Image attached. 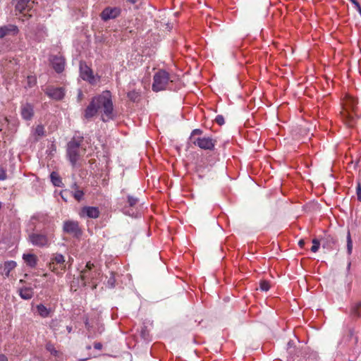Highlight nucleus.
I'll use <instances>...</instances> for the list:
<instances>
[{"label":"nucleus","mask_w":361,"mask_h":361,"mask_svg":"<svg viewBox=\"0 0 361 361\" xmlns=\"http://www.w3.org/2000/svg\"><path fill=\"white\" fill-rule=\"evenodd\" d=\"M98 113L101 114L102 120L104 122L114 118V106L109 91H104L102 94L94 97L85 109L83 117L86 120H90Z\"/></svg>","instance_id":"obj_1"},{"label":"nucleus","mask_w":361,"mask_h":361,"mask_svg":"<svg viewBox=\"0 0 361 361\" xmlns=\"http://www.w3.org/2000/svg\"><path fill=\"white\" fill-rule=\"evenodd\" d=\"M15 2L16 15L23 21L32 17L35 12V2L34 0H13Z\"/></svg>","instance_id":"obj_2"},{"label":"nucleus","mask_w":361,"mask_h":361,"mask_svg":"<svg viewBox=\"0 0 361 361\" xmlns=\"http://www.w3.org/2000/svg\"><path fill=\"white\" fill-rule=\"evenodd\" d=\"M100 275V269L90 262L86 264L85 267L80 272L81 279L84 284H92L93 288H96Z\"/></svg>","instance_id":"obj_3"},{"label":"nucleus","mask_w":361,"mask_h":361,"mask_svg":"<svg viewBox=\"0 0 361 361\" xmlns=\"http://www.w3.org/2000/svg\"><path fill=\"white\" fill-rule=\"evenodd\" d=\"M170 82H172V80L169 73L164 70H159L153 78L152 90L159 92L166 90Z\"/></svg>","instance_id":"obj_4"},{"label":"nucleus","mask_w":361,"mask_h":361,"mask_svg":"<svg viewBox=\"0 0 361 361\" xmlns=\"http://www.w3.org/2000/svg\"><path fill=\"white\" fill-rule=\"evenodd\" d=\"M28 240L33 245L42 247H48L50 245V240L48 236L42 233L32 232L29 234Z\"/></svg>","instance_id":"obj_5"},{"label":"nucleus","mask_w":361,"mask_h":361,"mask_svg":"<svg viewBox=\"0 0 361 361\" xmlns=\"http://www.w3.org/2000/svg\"><path fill=\"white\" fill-rule=\"evenodd\" d=\"M216 140L211 137H199L194 139L192 144L202 149L212 151L214 149Z\"/></svg>","instance_id":"obj_6"},{"label":"nucleus","mask_w":361,"mask_h":361,"mask_svg":"<svg viewBox=\"0 0 361 361\" xmlns=\"http://www.w3.org/2000/svg\"><path fill=\"white\" fill-rule=\"evenodd\" d=\"M80 142L71 140L68 144L67 155L73 166H75L79 159Z\"/></svg>","instance_id":"obj_7"},{"label":"nucleus","mask_w":361,"mask_h":361,"mask_svg":"<svg viewBox=\"0 0 361 361\" xmlns=\"http://www.w3.org/2000/svg\"><path fill=\"white\" fill-rule=\"evenodd\" d=\"M63 230L65 233L76 238L80 237L82 234L78 222L75 221L68 220L64 221Z\"/></svg>","instance_id":"obj_8"},{"label":"nucleus","mask_w":361,"mask_h":361,"mask_svg":"<svg viewBox=\"0 0 361 361\" xmlns=\"http://www.w3.org/2000/svg\"><path fill=\"white\" fill-rule=\"evenodd\" d=\"M121 14V8L118 7H106L101 13V18L107 21L117 18Z\"/></svg>","instance_id":"obj_9"},{"label":"nucleus","mask_w":361,"mask_h":361,"mask_svg":"<svg viewBox=\"0 0 361 361\" xmlns=\"http://www.w3.org/2000/svg\"><path fill=\"white\" fill-rule=\"evenodd\" d=\"M46 94L55 100H61L65 96V90L63 87H48L45 90Z\"/></svg>","instance_id":"obj_10"},{"label":"nucleus","mask_w":361,"mask_h":361,"mask_svg":"<svg viewBox=\"0 0 361 361\" xmlns=\"http://www.w3.org/2000/svg\"><path fill=\"white\" fill-rule=\"evenodd\" d=\"M51 63L53 68L58 73H61L64 70L65 59L61 56H53L51 59Z\"/></svg>","instance_id":"obj_11"},{"label":"nucleus","mask_w":361,"mask_h":361,"mask_svg":"<svg viewBox=\"0 0 361 361\" xmlns=\"http://www.w3.org/2000/svg\"><path fill=\"white\" fill-rule=\"evenodd\" d=\"M99 210L97 207H84L80 212V216H87L92 219L98 218L99 216Z\"/></svg>","instance_id":"obj_12"},{"label":"nucleus","mask_w":361,"mask_h":361,"mask_svg":"<svg viewBox=\"0 0 361 361\" xmlns=\"http://www.w3.org/2000/svg\"><path fill=\"white\" fill-rule=\"evenodd\" d=\"M18 32V28L14 25H7L0 27V38H3L7 35H16Z\"/></svg>","instance_id":"obj_13"},{"label":"nucleus","mask_w":361,"mask_h":361,"mask_svg":"<svg viewBox=\"0 0 361 361\" xmlns=\"http://www.w3.org/2000/svg\"><path fill=\"white\" fill-rule=\"evenodd\" d=\"M20 114L23 119L30 120L34 115L33 106L29 103L23 104L20 106Z\"/></svg>","instance_id":"obj_14"},{"label":"nucleus","mask_w":361,"mask_h":361,"mask_svg":"<svg viewBox=\"0 0 361 361\" xmlns=\"http://www.w3.org/2000/svg\"><path fill=\"white\" fill-rule=\"evenodd\" d=\"M80 71L81 78L85 80L92 82V80L94 79L92 70L87 65L80 63Z\"/></svg>","instance_id":"obj_15"},{"label":"nucleus","mask_w":361,"mask_h":361,"mask_svg":"<svg viewBox=\"0 0 361 361\" xmlns=\"http://www.w3.org/2000/svg\"><path fill=\"white\" fill-rule=\"evenodd\" d=\"M65 259L61 254H55L51 258V262L49 264L50 269L53 271L55 269V265H59L61 269L65 268Z\"/></svg>","instance_id":"obj_16"},{"label":"nucleus","mask_w":361,"mask_h":361,"mask_svg":"<svg viewBox=\"0 0 361 361\" xmlns=\"http://www.w3.org/2000/svg\"><path fill=\"white\" fill-rule=\"evenodd\" d=\"M85 324V327L90 334L89 337L95 336L97 333L99 334H101L104 330L103 325L99 324V322L97 323V331L94 330V327L90 324L87 319H86Z\"/></svg>","instance_id":"obj_17"},{"label":"nucleus","mask_w":361,"mask_h":361,"mask_svg":"<svg viewBox=\"0 0 361 361\" xmlns=\"http://www.w3.org/2000/svg\"><path fill=\"white\" fill-rule=\"evenodd\" d=\"M23 259L27 266L31 268L35 267L37 263V257L34 254H24Z\"/></svg>","instance_id":"obj_18"},{"label":"nucleus","mask_w":361,"mask_h":361,"mask_svg":"<svg viewBox=\"0 0 361 361\" xmlns=\"http://www.w3.org/2000/svg\"><path fill=\"white\" fill-rule=\"evenodd\" d=\"M16 267V262L14 261H8L6 262L2 268V271H1V274L5 277H8L10 272L15 269Z\"/></svg>","instance_id":"obj_19"},{"label":"nucleus","mask_w":361,"mask_h":361,"mask_svg":"<svg viewBox=\"0 0 361 361\" xmlns=\"http://www.w3.org/2000/svg\"><path fill=\"white\" fill-rule=\"evenodd\" d=\"M36 310H37V313L42 318L48 317L51 313V310L47 308L42 304L37 305L36 306Z\"/></svg>","instance_id":"obj_20"},{"label":"nucleus","mask_w":361,"mask_h":361,"mask_svg":"<svg viewBox=\"0 0 361 361\" xmlns=\"http://www.w3.org/2000/svg\"><path fill=\"white\" fill-rule=\"evenodd\" d=\"M19 295L24 300H30L33 296V291L30 288H24L19 290Z\"/></svg>","instance_id":"obj_21"},{"label":"nucleus","mask_w":361,"mask_h":361,"mask_svg":"<svg viewBox=\"0 0 361 361\" xmlns=\"http://www.w3.org/2000/svg\"><path fill=\"white\" fill-rule=\"evenodd\" d=\"M361 307V302H357L352 305L350 308V315L353 318H359L361 315L360 308Z\"/></svg>","instance_id":"obj_22"},{"label":"nucleus","mask_w":361,"mask_h":361,"mask_svg":"<svg viewBox=\"0 0 361 361\" xmlns=\"http://www.w3.org/2000/svg\"><path fill=\"white\" fill-rule=\"evenodd\" d=\"M51 180L52 183L57 187H61L62 185V181L59 176L56 172H52L50 175Z\"/></svg>","instance_id":"obj_23"},{"label":"nucleus","mask_w":361,"mask_h":361,"mask_svg":"<svg viewBox=\"0 0 361 361\" xmlns=\"http://www.w3.org/2000/svg\"><path fill=\"white\" fill-rule=\"evenodd\" d=\"M46 349L47 351H49L51 355H53L55 357H59L60 353L56 350L54 345L51 343H47L46 344Z\"/></svg>","instance_id":"obj_24"},{"label":"nucleus","mask_w":361,"mask_h":361,"mask_svg":"<svg viewBox=\"0 0 361 361\" xmlns=\"http://www.w3.org/2000/svg\"><path fill=\"white\" fill-rule=\"evenodd\" d=\"M355 104H356V100L354 98L349 97L346 99L345 104L346 110H348V109H351L353 111H354Z\"/></svg>","instance_id":"obj_25"},{"label":"nucleus","mask_w":361,"mask_h":361,"mask_svg":"<svg viewBox=\"0 0 361 361\" xmlns=\"http://www.w3.org/2000/svg\"><path fill=\"white\" fill-rule=\"evenodd\" d=\"M140 94L138 91L133 90L128 93V97L133 102H136L139 99Z\"/></svg>","instance_id":"obj_26"},{"label":"nucleus","mask_w":361,"mask_h":361,"mask_svg":"<svg viewBox=\"0 0 361 361\" xmlns=\"http://www.w3.org/2000/svg\"><path fill=\"white\" fill-rule=\"evenodd\" d=\"M347 252L348 255H350L353 251V241L350 236V233L348 231L347 233Z\"/></svg>","instance_id":"obj_27"},{"label":"nucleus","mask_w":361,"mask_h":361,"mask_svg":"<svg viewBox=\"0 0 361 361\" xmlns=\"http://www.w3.org/2000/svg\"><path fill=\"white\" fill-rule=\"evenodd\" d=\"M73 195L76 200L80 201L82 199L84 192L82 190L77 189L75 191H73Z\"/></svg>","instance_id":"obj_28"},{"label":"nucleus","mask_w":361,"mask_h":361,"mask_svg":"<svg viewBox=\"0 0 361 361\" xmlns=\"http://www.w3.org/2000/svg\"><path fill=\"white\" fill-rule=\"evenodd\" d=\"M115 283H116V279H115L114 274L113 272H111V276L109 277V279L107 281V286L111 288H114L115 286Z\"/></svg>","instance_id":"obj_29"},{"label":"nucleus","mask_w":361,"mask_h":361,"mask_svg":"<svg viewBox=\"0 0 361 361\" xmlns=\"http://www.w3.org/2000/svg\"><path fill=\"white\" fill-rule=\"evenodd\" d=\"M259 288L263 291H268L270 288L269 283L266 281H262L259 283Z\"/></svg>","instance_id":"obj_30"},{"label":"nucleus","mask_w":361,"mask_h":361,"mask_svg":"<svg viewBox=\"0 0 361 361\" xmlns=\"http://www.w3.org/2000/svg\"><path fill=\"white\" fill-rule=\"evenodd\" d=\"M312 243H313V245L311 247V250L313 252H316L318 251V250L319 248V245H320L319 241L317 239L314 238L312 240Z\"/></svg>","instance_id":"obj_31"},{"label":"nucleus","mask_w":361,"mask_h":361,"mask_svg":"<svg viewBox=\"0 0 361 361\" xmlns=\"http://www.w3.org/2000/svg\"><path fill=\"white\" fill-rule=\"evenodd\" d=\"M202 130H200V129H195L192 131L191 134H190V141L192 142V141L194 140V139H197V137H195V136L197 135H202Z\"/></svg>","instance_id":"obj_32"},{"label":"nucleus","mask_w":361,"mask_h":361,"mask_svg":"<svg viewBox=\"0 0 361 361\" xmlns=\"http://www.w3.org/2000/svg\"><path fill=\"white\" fill-rule=\"evenodd\" d=\"M138 202L137 198L128 195V203L130 207H134Z\"/></svg>","instance_id":"obj_33"},{"label":"nucleus","mask_w":361,"mask_h":361,"mask_svg":"<svg viewBox=\"0 0 361 361\" xmlns=\"http://www.w3.org/2000/svg\"><path fill=\"white\" fill-rule=\"evenodd\" d=\"M35 133L38 136H43L44 134V128L42 126H37L35 128Z\"/></svg>","instance_id":"obj_34"},{"label":"nucleus","mask_w":361,"mask_h":361,"mask_svg":"<svg viewBox=\"0 0 361 361\" xmlns=\"http://www.w3.org/2000/svg\"><path fill=\"white\" fill-rule=\"evenodd\" d=\"M1 123V130H2L4 128H6L8 125V120L6 117L0 118Z\"/></svg>","instance_id":"obj_35"},{"label":"nucleus","mask_w":361,"mask_h":361,"mask_svg":"<svg viewBox=\"0 0 361 361\" xmlns=\"http://www.w3.org/2000/svg\"><path fill=\"white\" fill-rule=\"evenodd\" d=\"M6 178H7L6 171L4 169V167L0 166V180H6Z\"/></svg>","instance_id":"obj_36"},{"label":"nucleus","mask_w":361,"mask_h":361,"mask_svg":"<svg viewBox=\"0 0 361 361\" xmlns=\"http://www.w3.org/2000/svg\"><path fill=\"white\" fill-rule=\"evenodd\" d=\"M215 121L219 125V126H222L224 124L225 121H224V118L223 116L221 115H218L216 118H215Z\"/></svg>","instance_id":"obj_37"},{"label":"nucleus","mask_w":361,"mask_h":361,"mask_svg":"<svg viewBox=\"0 0 361 361\" xmlns=\"http://www.w3.org/2000/svg\"><path fill=\"white\" fill-rule=\"evenodd\" d=\"M355 6L356 10L360 13L361 15V6L358 1L357 0H350Z\"/></svg>","instance_id":"obj_38"},{"label":"nucleus","mask_w":361,"mask_h":361,"mask_svg":"<svg viewBox=\"0 0 361 361\" xmlns=\"http://www.w3.org/2000/svg\"><path fill=\"white\" fill-rule=\"evenodd\" d=\"M357 200L361 202V186L359 184L356 188Z\"/></svg>","instance_id":"obj_39"},{"label":"nucleus","mask_w":361,"mask_h":361,"mask_svg":"<svg viewBox=\"0 0 361 361\" xmlns=\"http://www.w3.org/2000/svg\"><path fill=\"white\" fill-rule=\"evenodd\" d=\"M94 347L97 350H101L102 348V345L100 343H95Z\"/></svg>","instance_id":"obj_40"},{"label":"nucleus","mask_w":361,"mask_h":361,"mask_svg":"<svg viewBox=\"0 0 361 361\" xmlns=\"http://www.w3.org/2000/svg\"><path fill=\"white\" fill-rule=\"evenodd\" d=\"M0 361H8V358L5 355H0Z\"/></svg>","instance_id":"obj_41"},{"label":"nucleus","mask_w":361,"mask_h":361,"mask_svg":"<svg viewBox=\"0 0 361 361\" xmlns=\"http://www.w3.org/2000/svg\"><path fill=\"white\" fill-rule=\"evenodd\" d=\"M71 188L73 189V191L79 189L78 185H77L76 183H73V185H71Z\"/></svg>","instance_id":"obj_42"},{"label":"nucleus","mask_w":361,"mask_h":361,"mask_svg":"<svg viewBox=\"0 0 361 361\" xmlns=\"http://www.w3.org/2000/svg\"><path fill=\"white\" fill-rule=\"evenodd\" d=\"M298 245H300V247H302L305 245V240H300L299 242H298Z\"/></svg>","instance_id":"obj_43"},{"label":"nucleus","mask_w":361,"mask_h":361,"mask_svg":"<svg viewBox=\"0 0 361 361\" xmlns=\"http://www.w3.org/2000/svg\"><path fill=\"white\" fill-rule=\"evenodd\" d=\"M66 329H67V331H68V333H71V331H72V327H71V326H66Z\"/></svg>","instance_id":"obj_44"},{"label":"nucleus","mask_w":361,"mask_h":361,"mask_svg":"<svg viewBox=\"0 0 361 361\" xmlns=\"http://www.w3.org/2000/svg\"><path fill=\"white\" fill-rule=\"evenodd\" d=\"M128 2L131 3V4H135L136 3L137 0H127Z\"/></svg>","instance_id":"obj_45"},{"label":"nucleus","mask_w":361,"mask_h":361,"mask_svg":"<svg viewBox=\"0 0 361 361\" xmlns=\"http://www.w3.org/2000/svg\"><path fill=\"white\" fill-rule=\"evenodd\" d=\"M348 114H350V112H348ZM349 117H350V118H352V119L353 118L351 115H349Z\"/></svg>","instance_id":"obj_46"},{"label":"nucleus","mask_w":361,"mask_h":361,"mask_svg":"<svg viewBox=\"0 0 361 361\" xmlns=\"http://www.w3.org/2000/svg\"><path fill=\"white\" fill-rule=\"evenodd\" d=\"M350 120H353V119H352V118H350ZM348 125H350V126H351V125H352V122H351V121H349Z\"/></svg>","instance_id":"obj_47"}]
</instances>
